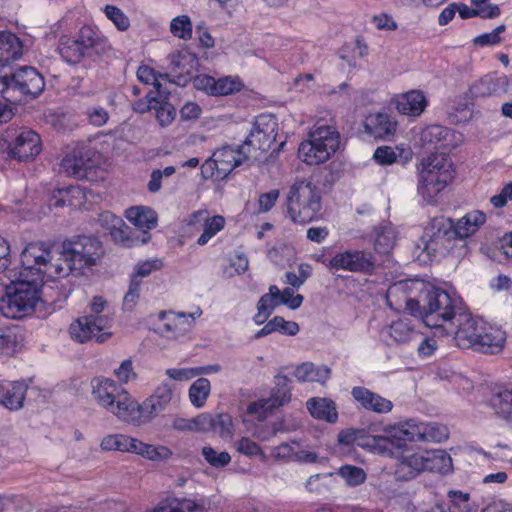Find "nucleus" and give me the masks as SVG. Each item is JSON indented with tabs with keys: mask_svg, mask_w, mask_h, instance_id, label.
<instances>
[{
	"mask_svg": "<svg viewBox=\"0 0 512 512\" xmlns=\"http://www.w3.org/2000/svg\"><path fill=\"white\" fill-rule=\"evenodd\" d=\"M50 247L44 242H31L21 253L22 269L0 299V313L9 319H21L31 314L40 299L44 283L63 275V268L51 263Z\"/></svg>",
	"mask_w": 512,
	"mask_h": 512,
	"instance_id": "nucleus-1",
	"label": "nucleus"
},
{
	"mask_svg": "<svg viewBox=\"0 0 512 512\" xmlns=\"http://www.w3.org/2000/svg\"><path fill=\"white\" fill-rule=\"evenodd\" d=\"M423 301L420 313L415 317L422 319L427 327L443 328L447 324L450 328L447 333L455 334V330L467 320L466 307L455 293L433 286L427 289Z\"/></svg>",
	"mask_w": 512,
	"mask_h": 512,
	"instance_id": "nucleus-2",
	"label": "nucleus"
},
{
	"mask_svg": "<svg viewBox=\"0 0 512 512\" xmlns=\"http://www.w3.org/2000/svg\"><path fill=\"white\" fill-rule=\"evenodd\" d=\"M458 347L483 354H498L506 343V332L498 326L473 318L467 309V320L455 330Z\"/></svg>",
	"mask_w": 512,
	"mask_h": 512,
	"instance_id": "nucleus-3",
	"label": "nucleus"
},
{
	"mask_svg": "<svg viewBox=\"0 0 512 512\" xmlns=\"http://www.w3.org/2000/svg\"><path fill=\"white\" fill-rule=\"evenodd\" d=\"M108 49V38L93 24L81 26L75 35L62 34L57 46L61 58L70 65L79 64L83 59L100 55Z\"/></svg>",
	"mask_w": 512,
	"mask_h": 512,
	"instance_id": "nucleus-4",
	"label": "nucleus"
},
{
	"mask_svg": "<svg viewBox=\"0 0 512 512\" xmlns=\"http://www.w3.org/2000/svg\"><path fill=\"white\" fill-rule=\"evenodd\" d=\"M419 174L418 193L429 204L436 203L437 195L455 178V168L450 157L444 153H432L422 161Z\"/></svg>",
	"mask_w": 512,
	"mask_h": 512,
	"instance_id": "nucleus-5",
	"label": "nucleus"
},
{
	"mask_svg": "<svg viewBox=\"0 0 512 512\" xmlns=\"http://www.w3.org/2000/svg\"><path fill=\"white\" fill-rule=\"evenodd\" d=\"M385 435L369 438L367 446L381 456H398L407 450L410 443L420 442L419 422L414 419L386 425Z\"/></svg>",
	"mask_w": 512,
	"mask_h": 512,
	"instance_id": "nucleus-6",
	"label": "nucleus"
},
{
	"mask_svg": "<svg viewBox=\"0 0 512 512\" xmlns=\"http://www.w3.org/2000/svg\"><path fill=\"white\" fill-rule=\"evenodd\" d=\"M41 150L40 135L31 129L8 127L0 136V154L7 160L28 162Z\"/></svg>",
	"mask_w": 512,
	"mask_h": 512,
	"instance_id": "nucleus-7",
	"label": "nucleus"
},
{
	"mask_svg": "<svg viewBox=\"0 0 512 512\" xmlns=\"http://www.w3.org/2000/svg\"><path fill=\"white\" fill-rule=\"evenodd\" d=\"M322 209L321 195L309 182H296L287 196V213L294 223L306 224L317 220Z\"/></svg>",
	"mask_w": 512,
	"mask_h": 512,
	"instance_id": "nucleus-8",
	"label": "nucleus"
},
{
	"mask_svg": "<svg viewBox=\"0 0 512 512\" xmlns=\"http://www.w3.org/2000/svg\"><path fill=\"white\" fill-rule=\"evenodd\" d=\"M332 247H322L311 258L330 270H345L371 275L375 270L373 254L365 250L350 249L332 254Z\"/></svg>",
	"mask_w": 512,
	"mask_h": 512,
	"instance_id": "nucleus-9",
	"label": "nucleus"
},
{
	"mask_svg": "<svg viewBox=\"0 0 512 512\" xmlns=\"http://www.w3.org/2000/svg\"><path fill=\"white\" fill-rule=\"evenodd\" d=\"M92 395L100 406L121 421L130 422L133 399L126 389L109 378H93Z\"/></svg>",
	"mask_w": 512,
	"mask_h": 512,
	"instance_id": "nucleus-10",
	"label": "nucleus"
},
{
	"mask_svg": "<svg viewBox=\"0 0 512 512\" xmlns=\"http://www.w3.org/2000/svg\"><path fill=\"white\" fill-rule=\"evenodd\" d=\"M104 254L102 243L92 236H77L65 246L62 257L70 271L94 266Z\"/></svg>",
	"mask_w": 512,
	"mask_h": 512,
	"instance_id": "nucleus-11",
	"label": "nucleus"
},
{
	"mask_svg": "<svg viewBox=\"0 0 512 512\" xmlns=\"http://www.w3.org/2000/svg\"><path fill=\"white\" fill-rule=\"evenodd\" d=\"M43 76L31 66H23L10 76L0 77V92L9 94L10 91L19 92L23 98H36L44 90Z\"/></svg>",
	"mask_w": 512,
	"mask_h": 512,
	"instance_id": "nucleus-12",
	"label": "nucleus"
},
{
	"mask_svg": "<svg viewBox=\"0 0 512 512\" xmlns=\"http://www.w3.org/2000/svg\"><path fill=\"white\" fill-rule=\"evenodd\" d=\"M173 397V390L168 384H162L155 392L145 399L141 404L133 399L130 415V424L142 425L150 422L153 418L162 413L170 404Z\"/></svg>",
	"mask_w": 512,
	"mask_h": 512,
	"instance_id": "nucleus-13",
	"label": "nucleus"
},
{
	"mask_svg": "<svg viewBox=\"0 0 512 512\" xmlns=\"http://www.w3.org/2000/svg\"><path fill=\"white\" fill-rule=\"evenodd\" d=\"M246 159L240 149L223 146L202 164L201 173L206 179L223 180Z\"/></svg>",
	"mask_w": 512,
	"mask_h": 512,
	"instance_id": "nucleus-14",
	"label": "nucleus"
},
{
	"mask_svg": "<svg viewBox=\"0 0 512 512\" xmlns=\"http://www.w3.org/2000/svg\"><path fill=\"white\" fill-rule=\"evenodd\" d=\"M96 151L87 145H77L62 158L60 166L71 177L93 180L97 167Z\"/></svg>",
	"mask_w": 512,
	"mask_h": 512,
	"instance_id": "nucleus-15",
	"label": "nucleus"
},
{
	"mask_svg": "<svg viewBox=\"0 0 512 512\" xmlns=\"http://www.w3.org/2000/svg\"><path fill=\"white\" fill-rule=\"evenodd\" d=\"M289 384L290 380L287 376H277L270 397L251 402L247 406V414L256 416L258 420H264L274 409L288 403L291 399Z\"/></svg>",
	"mask_w": 512,
	"mask_h": 512,
	"instance_id": "nucleus-16",
	"label": "nucleus"
},
{
	"mask_svg": "<svg viewBox=\"0 0 512 512\" xmlns=\"http://www.w3.org/2000/svg\"><path fill=\"white\" fill-rule=\"evenodd\" d=\"M417 281L412 279H405L393 283L387 290L386 301L387 305L395 310H405L410 316L415 317L420 313V302L412 297Z\"/></svg>",
	"mask_w": 512,
	"mask_h": 512,
	"instance_id": "nucleus-17",
	"label": "nucleus"
},
{
	"mask_svg": "<svg viewBox=\"0 0 512 512\" xmlns=\"http://www.w3.org/2000/svg\"><path fill=\"white\" fill-rule=\"evenodd\" d=\"M98 220L117 245L131 248L146 242L145 238L140 239L139 236H135L136 232L127 226L121 217L110 211L100 213Z\"/></svg>",
	"mask_w": 512,
	"mask_h": 512,
	"instance_id": "nucleus-18",
	"label": "nucleus"
},
{
	"mask_svg": "<svg viewBox=\"0 0 512 512\" xmlns=\"http://www.w3.org/2000/svg\"><path fill=\"white\" fill-rule=\"evenodd\" d=\"M193 85L197 90L215 97L236 94L245 86L239 76H223L216 79L206 74L196 76Z\"/></svg>",
	"mask_w": 512,
	"mask_h": 512,
	"instance_id": "nucleus-19",
	"label": "nucleus"
},
{
	"mask_svg": "<svg viewBox=\"0 0 512 512\" xmlns=\"http://www.w3.org/2000/svg\"><path fill=\"white\" fill-rule=\"evenodd\" d=\"M106 324L102 316L87 315L77 318L69 326L71 338L79 343H85L96 337L97 342H104L110 333H101Z\"/></svg>",
	"mask_w": 512,
	"mask_h": 512,
	"instance_id": "nucleus-20",
	"label": "nucleus"
},
{
	"mask_svg": "<svg viewBox=\"0 0 512 512\" xmlns=\"http://www.w3.org/2000/svg\"><path fill=\"white\" fill-rule=\"evenodd\" d=\"M278 133L277 118L271 114H260L256 117L246 143L256 149L266 151L276 140Z\"/></svg>",
	"mask_w": 512,
	"mask_h": 512,
	"instance_id": "nucleus-21",
	"label": "nucleus"
},
{
	"mask_svg": "<svg viewBox=\"0 0 512 512\" xmlns=\"http://www.w3.org/2000/svg\"><path fill=\"white\" fill-rule=\"evenodd\" d=\"M398 123L388 113L367 114L361 124L360 132L375 140H388L396 133Z\"/></svg>",
	"mask_w": 512,
	"mask_h": 512,
	"instance_id": "nucleus-22",
	"label": "nucleus"
},
{
	"mask_svg": "<svg viewBox=\"0 0 512 512\" xmlns=\"http://www.w3.org/2000/svg\"><path fill=\"white\" fill-rule=\"evenodd\" d=\"M397 460L395 475L400 480H410L423 471H427L425 451H413L407 448L401 455L388 456Z\"/></svg>",
	"mask_w": 512,
	"mask_h": 512,
	"instance_id": "nucleus-23",
	"label": "nucleus"
},
{
	"mask_svg": "<svg viewBox=\"0 0 512 512\" xmlns=\"http://www.w3.org/2000/svg\"><path fill=\"white\" fill-rule=\"evenodd\" d=\"M159 320L161 321L158 327L159 332L167 338H177L190 329L194 317L184 312L162 311L159 313Z\"/></svg>",
	"mask_w": 512,
	"mask_h": 512,
	"instance_id": "nucleus-24",
	"label": "nucleus"
},
{
	"mask_svg": "<svg viewBox=\"0 0 512 512\" xmlns=\"http://www.w3.org/2000/svg\"><path fill=\"white\" fill-rule=\"evenodd\" d=\"M351 395L365 410L378 414H387L393 409L392 401L366 387H354L351 391Z\"/></svg>",
	"mask_w": 512,
	"mask_h": 512,
	"instance_id": "nucleus-25",
	"label": "nucleus"
},
{
	"mask_svg": "<svg viewBox=\"0 0 512 512\" xmlns=\"http://www.w3.org/2000/svg\"><path fill=\"white\" fill-rule=\"evenodd\" d=\"M197 224L203 226V233L197 239V244L203 246L224 228L225 219L221 215L209 217L208 211L198 210L191 214L189 220V225Z\"/></svg>",
	"mask_w": 512,
	"mask_h": 512,
	"instance_id": "nucleus-26",
	"label": "nucleus"
},
{
	"mask_svg": "<svg viewBox=\"0 0 512 512\" xmlns=\"http://www.w3.org/2000/svg\"><path fill=\"white\" fill-rule=\"evenodd\" d=\"M508 88L506 75L487 74L471 86V93L477 98H485L505 94Z\"/></svg>",
	"mask_w": 512,
	"mask_h": 512,
	"instance_id": "nucleus-27",
	"label": "nucleus"
},
{
	"mask_svg": "<svg viewBox=\"0 0 512 512\" xmlns=\"http://www.w3.org/2000/svg\"><path fill=\"white\" fill-rule=\"evenodd\" d=\"M28 386L23 381H0V405L15 411L23 407Z\"/></svg>",
	"mask_w": 512,
	"mask_h": 512,
	"instance_id": "nucleus-28",
	"label": "nucleus"
},
{
	"mask_svg": "<svg viewBox=\"0 0 512 512\" xmlns=\"http://www.w3.org/2000/svg\"><path fill=\"white\" fill-rule=\"evenodd\" d=\"M428 105V100L421 90H410L395 97V107L402 115L418 117Z\"/></svg>",
	"mask_w": 512,
	"mask_h": 512,
	"instance_id": "nucleus-29",
	"label": "nucleus"
},
{
	"mask_svg": "<svg viewBox=\"0 0 512 512\" xmlns=\"http://www.w3.org/2000/svg\"><path fill=\"white\" fill-rule=\"evenodd\" d=\"M86 193L79 185H70L53 191L49 206L52 208H80L86 202Z\"/></svg>",
	"mask_w": 512,
	"mask_h": 512,
	"instance_id": "nucleus-30",
	"label": "nucleus"
},
{
	"mask_svg": "<svg viewBox=\"0 0 512 512\" xmlns=\"http://www.w3.org/2000/svg\"><path fill=\"white\" fill-rule=\"evenodd\" d=\"M486 221L487 215L482 210L468 211L453 225L454 233L460 239L468 238L477 233Z\"/></svg>",
	"mask_w": 512,
	"mask_h": 512,
	"instance_id": "nucleus-31",
	"label": "nucleus"
},
{
	"mask_svg": "<svg viewBox=\"0 0 512 512\" xmlns=\"http://www.w3.org/2000/svg\"><path fill=\"white\" fill-rule=\"evenodd\" d=\"M126 219L140 231L146 233L157 226V213L147 206H132L125 210Z\"/></svg>",
	"mask_w": 512,
	"mask_h": 512,
	"instance_id": "nucleus-32",
	"label": "nucleus"
},
{
	"mask_svg": "<svg viewBox=\"0 0 512 512\" xmlns=\"http://www.w3.org/2000/svg\"><path fill=\"white\" fill-rule=\"evenodd\" d=\"M307 410L310 415L328 423H335L338 420L336 404L333 400L326 397H313L306 402Z\"/></svg>",
	"mask_w": 512,
	"mask_h": 512,
	"instance_id": "nucleus-33",
	"label": "nucleus"
},
{
	"mask_svg": "<svg viewBox=\"0 0 512 512\" xmlns=\"http://www.w3.org/2000/svg\"><path fill=\"white\" fill-rule=\"evenodd\" d=\"M202 431H212L221 438L231 437L233 434V421L228 413H219L216 415L201 414Z\"/></svg>",
	"mask_w": 512,
	"mask_h": 512,
	"instance_id": "nucleus-34",
	"label": "nucleus"
},
{
	"mask_svg": "<svg viewBox=\"0 0 512 512\" xmlns=\"http://www.w3.org/2000/svg\"><path fill=\"white\" fill-rule=\"evenodd\" d=\"M23 44L12 32H0V66H5L22 56Z\"/></svg>",
	"mask_w": 512,
	"mask_h": 512,
	"instance_id": "nucleus-35",
	"label": "nucleus"
},
{
	"mask_svg": "<svg viewBox=\"0 0 512 512\" xmlns=\"http://www.w3.org/2000/svg\"><path fill=\"white\" fill-rule=\"evenodd\" d=\"M386 332L397 344L408 343L418 334L414 321L406 316L392 321Z\"/></svg>",
	"mask_w": 512,
	"mask_h": 512,
	"instance_id": "nucleus-36",
	"label": "nucleus"
},
{
	"mask_svg": "<svg viewBox=\"0 0 512 512\" xmlns=\"http://www.w3.org/2000/svg\"><path fill=\"white\" fill-rule=\"evenodd\" d=\"M454 135V131L442 125H429L421 131V141L424 145H433L435 148L447 149L451 145L448 138Z\"/></svg>",
	"mask_w": 512,
	"mask_h": 512,
	"instance_id": "nucleus-37",
	"label": "nucleus"
},
{
	"mask_svg": "<svg viewBox=\"0 0 512 512\" xmlns=\"http://www.w3.org/2000/svg\"><path fill=\"white\" fill-rule=\"evenodd\" d=\"M331 370L326 365L316 366L312 362L298 365L294 376L299 382H319L324 384L330 378Z\"/></svg>",
	"mask_w": 512,
	"mask_h": 512,
	"instance_id": "nucleus-38",
	"label": "nucleus"
},
{
	"mask_svg": "<svg viewBox=\"0 0 512 512\" xmlns=\"http://www.w3.org/2000/svg\"><path fill=\"white\" fill-rule=\"evenodd\" d=\"M22 334L17 326L0 328V358L11 357L21 348Z\"/></svg>",
	"mask_w": 512,
	"mask_h": 512,
	"instance_id": "nucleus-39",
	"label": "nucleus"
},
{
	"mask_svg": "<svg viewBox=\"0 0 512 512\" xmlns=\"http://www.w3.org/2000/svg\"><path fill=\"white\" fill-rule=\"evenodd\" d=\"M277 294L278 287L271 285L269 292L260 297L257 303V313L253 316V321L256 325L264 324L273 314L275 308L279 306Z\"/></svg>",
	"mask_w": 512,
	"mask_h": 512,
	"instance_id": "nucleus-40",
	"label": "nucleus"
},
{
	"mask_svg": "<svg viewBox=\"0 0 512 512\" xmlns=\"http://www.w3.org/2000/svg\"><path fill=\"white\" fill-rule=\"evenodd\" d=\"M264 324L265 325L256 332L254 336L256 339L268 336L274 332L288 336H295L299 332V325L296 322L287 321L282 316H274Z\"/></svg>",
	"mask_w": 512,
	"mask_h": 512,
	"instance_id": "nucleus-41",
	"label": "nucleus"
},
{
	"mask_svg": "<svg viewBox=\"0 0 512 512\" xmlns=\"http://www.w3.org/2000/svg\"><path fill=\"white\" fill-rule=\"evenodd\" d=\"M137 439L124 434H111L105 436L100 447L104 451H120L132 453L135 451Z\"/></svg>",
	"mask_w": 512,
	"mask_h": 512,
	"instance_id": "nucleus-42",
	"label": "nucleus"
},
{
	"mask_svg": "<svg viewBox=\"0 0 512 512\" xmlns=\"http://www.w3.org/2000/svg\"><path fill=\"white\" fill-rule=\"evenodd\" d=\"M135 446L136 449L132 453L138 454L148 460H167L172 456L171 449L164 445L156 446L144 443L137 439V443H135Z\"/></svg>",
	"mask_w": 512,
	"mask_h": 512,
	"instance_id": "nucleus-43",
	"label": "nucleus"
},
{
	"mask_svg": "<svg viewBox=\"0 0 512 512\" xmlns=\"http://www.w3.org/2000/svg\"><path fill=\"white\" fill-rule=\"evenodd\" d=\"M490 404L495 412L504 419H512V388L502 389L493 394Z\"/></svg>",
	"mask_w": 512,
	"mask_h": 512,
	"instance_id": "nucleus-44",
	"label": "nucleus"
},
{
	"mask_svg": "<svg viewBox=\"0 0 512 512\" xmlns=\"http://www.w3.org/2000/svg\"><path fill=\"white\" fill-rule=\"evenodd\" d=\"M317 142L326 147L332 155L340 146V133L334 126L316 125Z\"/></svg>",
	"mask_w": 512,
	"mask_h": 512,
	"instance_id": "nucleus-45",
	"label": "nucleus"
},
{
	"mask_svg": "<svg viewBox=\"0 0 512 512\" xmlns=\"http://www.w3.org/2000/svg\"><path fill=\"white\" fill-rule=\"evenodd\" d=\"M420 442H442L448 438L449 430L445 425L419 422Z\"/></svg>",
	"mask_w": 512,
	"mask_h": 512,
	"instance_id": "nucleus-46",
	"label": "nucleus"
},
{
	"mask_svg": "<svg viewBox=\"0 0 512 512\" xmlns=\"http://www.w3.org/2000/svg\"><path fill=\"white\" fill-rule=\"evenodd\" d=\"M427 471L446 473L452 466V459L444 450H425Z\"/></svg>",
	"mask_w": 512,
	"mask_h": 512,
	"instance_id": "nucleus-47",
	"label": "nucleus"
},
{
	"mask_svg": "<svg viewBox=\"0 0 512 512\" xmlns=\"http://www.w3.org/2000/svg\"><path fill=\"white\" fill-rule=\"evenodd\" d=\"M211 385L207 378L200 377L189 388V398L195 407H203L210 394Z\"/></svg>",
	"mask_w": 512,
	"mask_h": 512,
	"instance_id": "nucleus-48",
	"label": "nucleus"
},
{
	"mask_svg": "<svg viewBox=\"0 0 512 512\" xmlns=\"http://www.w3.org/2000/svg\"><path fill=\"white\" fill-rule=\"evenodd\" d=\"M158 100L159 103L155 105L153 111H155V116L158 123L162 127H165L173 122L176 115V110L174 106L169 102L167 95H162V93H160Z\"/></svg>",
	"mask_w": 512,
	"mask_h": 512,
	"instance_id": "nucleus-49",
	"label": "nucleus"
},
{
	"mask_svg": "<svg viewBox=\"0 0 512 512\" xmlns=\"http://www.w3.org/2000/svg\"><path fill=\"white\" fill-rule=\"evenodd\" d=\"M323 151L309 140H304L299 145L298 155L306 164L318 165L327 161L322 155Z\"/></svg>",
	"mask_w": 512,
	"mask_h": 512,
	"instance_id": "nucleus-50",
	"label": "nucleus"
},
{
	"mask_svg": "<svg viewBox=\"0 0 512 512\" xmlns=\"http://www.w3.org/2000/svg\"><path fill=\"white\" fill-rule=\"evenodd\" d=\"M457 12L461 19H470L473 17H480L483 19H494L500 16L501 10L499 6L489 7L488 9H474L469 8L464 3H457Z\"/></svg>",
	"mask_w": 512,
	"mask_h": 512,
	"instance_id": "nucleus-51",
	"label": "nucleus"
},
{
	"mask_svg": "<svg viewBox=\"0 0 512 512\" xmlns=\"http://www.w3.org/2000/svg\"><path fill=\"white\" fill-rule=\"evenodd\" d=\"M170 31L173 36L182 39L190 40L193 34V25L191 19L187 15H180L172 19L170 23Z\"/></svg>",
	"mask_w": 512,
	"mask_h": 512,
	"instance_id": "nucleus-52",
	"label": "nucleus"
},
{
	"mask_svg": "<svg viewBox=\"0 0 512 512\" xmlns=\"http://www.w3.org/2000/svg\"><path fill=\"white\" fill-rule=\"evenodd\" d=\"M103 12L118 31L125 32L129 29L130 20L128 16L117 6L108 4L103 8Z\"/></svg>",
	"mask_w": 512,
	"mask_h": 512,
	"instance_id": "nucleus-53",
	"label": "nucleus"
},
{
	"mask_svg": "<svg viewBox=\"0 0 512 512\" xmlns=\"http://www.w3.org/2000/svg\"><path fill=\"white\" fill-rule=\"evenodd\" d=\"M506 30V26L501 24L489 33H483L473 38L472 43L478 47H493L499 45L502 41L501 34Z\"/></svg>",
	"mask_w": 512,
	"mask_h": 512,
	"instance_id": "nucleus-54",
	"label": "nucleus"
},
{
	"mask_svg": "<svg viewBox=\"0 0 512 512\" xmlns=\"http://www.w3.org/2000/svg\"><path fill=\"white\" fill-rule=\"evenodd\" d=\"M338 474L347 482L350 486H358L362 484L366 479V473L360 467L353 465H343L340 467Z\"/></svg>",
	"mask_w": 512,
	"mask_h": 512,
	"instance_id": "nucleus-55",
	"label": "nucleus"
},
{
	"mask_svg": "<svg viewBox=\"0 0 512 512\" xmlns=\"http://www.w3.org/2000/svg\"><path fill=\"white\" fill-rule=\"evenodd\" d=\"M202 455L211 466L216 468L225 467L231 461V456L228 452H217L210 446L203 447Z\"/></svg>",
	"mask_w": 512,
	"mask_h": 512,
	"instance_id": "nucleus-56",
	"label": "nucleus"
},
{
	"mask_svg": "<svg viewBox=\"0 0 512 512\" xmlns=\"http://www.w3.org/2000/svg\"><path fill=\"white\" fill-rule=\"evenodd\" d=\"M162 77V74L157 73L152 67L148 65H140L137 70V78L140 82L153 85L156 89L155 92H161V83L159 78Z\"/></svg>",
	"mask_w": 512,
	"mask_h": 512,
	"instance_id": "nucleus-57",
	"label": "nucleus"
},
{
	"mask_svg": "<svg viewBox=\"0 0 512 512\" xmlns=\"http://www.w3.org/2000/svg\"><path fill=\"white\" fill-rule=\"evenodd\" d=\"M160 93L149 91L144 98H140L133 103V110L140 114L153 111L155 105L159 103L158 97Z\"/></svg>",
	"mask_w": 512,
	"mask_h": 512,
	"instance_id": "nucleus-58",
	"label": "nucleus"
},
{
	"mask_svg": "<svg viewBox=\"0 0 512 512\" xmlns=\"http://www.w3.org/2000/svg\"><path fill=\"white\" fill-rule=\"evenodd\" d=\"M278 301L279 305L283 304L290 309H297L301 306L304 298L301 294H294L292 288H284L282 291L278 288Z\"/></svg>",
	"mask_w": 512,
	"mask_h": 512,
	"instance_id": "nucleus-59",
	"label": "nucleus"
},
{
	"mask_svg": "<svg viewBox=\"0 0 512 512\" xmlns=\"http://www.w3.org/2000/svg\"><path fill=\"white\" fill-rule=\"evenodd\" d=\"M141 281L136 278H132L129 289L123 299V308L127 311H132L136 306L140 296Z\"/></svg>",
	"mask_w": 512,
	"mask_h": 512,
	"instance_id": "nucleus-60",
	"label": "nucleus"
},
{
	"mask_svg": "<svg viewBox=\"0 0 512 512\" xmlns=\"http://www.w3.org/2000/svg\"><path fill=\"white\" fill-rule=\"evenodd\" d=\"M176 512H205L206 508L202 501L189 498L173 497Z\"/></svg>",
	"mask_w": 512,
	"mask_h": 512,
	"instance_id": "nucleus-61",
	"label": "nucleus"
},
{
	"mask_svg": "<svg viewBox=\"0 0 512 512\" xmlns=\"http://www.w3.org/2000/svg\"><path fill=\"white\" fill-rule=\"evenodd\" d=\"M85 115L87 116L89 123L95 127H102L109 120L108 111L100 106L87 108Z\"/></svg>",
	"mask_w": 512,
	"mask_h": 512,
	"instance_id": "nucleus-62",
	"label": "nucleus"
},
{
	"mask_svg": "<svg viewBox=\"0 0 512 512\" xmlns=\"http://www.w3.org/2000/svg\"><path fill=\"white\" fill-rule=\"evenodd\" d=\"M280 195L278 189H272L269 192H265L259 195L258 198V211L266 213L270 211L276 204Z\"/></svg>",
	"mask_w": 512,
	"mask_h": 512,
	"instance_id": "nucleus-63",
	"label": "nucleus"
},
{
	"mask_svg": "<svg viewBox=\"0 0 512 512\" xmlns=\"http://www.w3.org/2000/svg\"><path fill=\"white\" fill-rule=\"evenodd\" d=\"M512 201V181L505 184L501 191L490 198V203L495 208H502Z\"/></svg>",
	"mask_w": 512,
	"mask_h": 512,
	"instance_id": "nucleus-64",
	"label": "nucleus"
}]
</instances>
